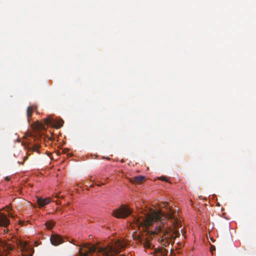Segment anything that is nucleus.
Listing matches in <instances>:
<instances>
[{"label": "nucleus", "instance_id": "nucleus-2", "mask_svg": "<svg viewBox=\"0 0 256 256\" xmlns=\"http://www.w3.org/2000/svg\"><path fill=\"white\" fill-rule=\"evenodd\" d=\"M17 245L22 252V256H32L34 250L27 242L22 240L17 242Z\"/></svg>", "mask_w": 256, "mask_h": 256}, {"label": "nucleus", "instance_id": "nucleus-20", "mask_svg": "<svg viewBox=\"0 0 256 256\" xmlns=\"http://www.w3.org/2000/svg\"><path fill=\"white\" fill-rule=\"evenodd\" d=\"M215 249V248H213V246H212L210 248V250H212Z\"/></svg>", "mask_w": 256, "mask_h": 256}, {"label": "nucleus", "instance_id": "nucleus-4", "mask_svg": "<svg viewBox=\"0 0 256 256\" xmlns=\"http://www.w3.org/2000/svg\"><path fill=\"white\" fill-rule=\"evenodd\" d=\"M13 246L0 239V256H7L13 250Z\"/></svg>", "mask_w": 256, "mask_h": 256}, {"label": "nucleus", "instance_id": "nucleus-1", "mask_svg": "<svg viewBox=\"0 0 256 256\" xmlns=\"http://www.w3.org/2000/svg\"><path fill=\"white\" fill-rule=\"evenodd\" d=\"M172 219L174 228L181 227L180 222L174 218V212L170 210V212L164 214L161 211L151 210L146 212L138 217H134V222L138 226H143L148 228L156 222L159 223L158 226L160 230L163 232V236L164 239H174L178 237L180 234L178 230H172L170 228H164V224L168 220Z\"/></svg>", "mask_w": 256, "mask_h": 256}, {"label": "nucleus", "instance_id": "nucleus-12", "mask_svg": "<svg viewBox=\"0 0 256 256\" xmlns=\"http://www.w3.org/2000/svg\"><path fill=\"white\" fill-rule=\"evenodd\" d=\"M40 148V146L38 144H35L32 148H30L29 151L32 150V152H36Z\"/></svg>", "mask_w": 256, "mask_h": 256}, {"label": "nucleus", "instance_id": "nucleus-8", "mask_svg": "<svg viewBox=\"0 0 256 256\" xmlns=\"http://www.w3.org/2000/svg\"><path fill=\"white\" fill-rule=\"evenodd\" d=\"M145 177L142 176H138L133 178H130V182L131 183H135L138 184H140L142 183L144 180Z\"/></svg>", "mask_w": 256, "mask_h": 256}, {"label": "nucleus", "instance_id": "nucleus-23", "mask_svg": "<svg viewBox=\"0 0 256 256\" xmlns=\"http://www.w3.org/2000/svg\"><path fill=\"white\" fill-rule=\"evenodd\" d=\"M96 185H98V186H101V184H96Z\"/></svg>", "mask_w": 256, "mask_h": 256}, {"label": "nucleus", "instance_id": "nucleus-18", "mask_svg": "<svg viewBox=\"0 0 256 256\" xmlns=\"http://www.w3.org/2000/svg\"><path fill=\"white\" fill-rule=\"evenodd\" d=\"M162 180H166V178H162Z\"/></svg>", "mask_w": 256, "mask_h": 256}, {"label": "nucleus", "instance_id": "nucleus-21", "mask_svg": "<svg viewBox=\"0 0 256 256\" xmlns=\"http://www.w3.org/2000/svg\"><path fill=\"white\" fill-rule=\"evenodd\" d=\"M215 249V248H213V246H212L210 248V250H212Z\"/></svg>", "mask_w": 256, "mask_h": 256}, {"label": "nucleus", "instance_id": "nucleus-16", "mask_svg": "<svg viewBox=\"0 0 256 256\" xmlns=\"http://www.w3.org/2000/svg\"><path fill=\"white\" fill-rule=\"evenodd\" d=\"M28 159V156H26L24 158V162L22 163V164H23L24 162L26 160Z\"/></svg>", "mask_w": 256, "mask_h": 256}, {"label": "nucleus", "instance_id": "nucleus-3", "mask_svg": "<svg viewBox=\"0 0 256 256\" xmlns=\"http://www.w3.org/2000/svg\"><path fill=\"white\" fill-rule=\"evenodd\" d=\"M132 214V210L126 206L122 205L114 210L112 214L118 218H124Z\"/></svg>", "mask_w": 256, "mask_h": 256}, {"label": "nucleus", "instance_id": "nucleus-10", "mask_svg": "<svg viewBox=\"0 0 256 256\" xmlns=\"http://www.w3.org/2000/svg\"><path fill=\"white\" fill-rule=\"evenodd\" d=\"M34 110L33 106H30L28 108L26 111V115L28 117V120L30 122V118L32 116Z\"/></svg>", "mask_w": 256, "mask_h": 256}, {"label": "nucleus", "instance_id": "nucleus-13", "mask_svg": "<svg viewBox=\"0 0 256 256\" xmlns=\"http://www.w3.org/2000/svg\"><path fill=\"white\" fill-rule=\"evenodd\" d=\"M44 122L46 124L48 125L50 124L52 126V124L53 122V120H52L50 118H46L44 120Z\"/></svg>", "mask_w": 256, "mask_h": 256}, {"label": "nucleus", "instance_id": "nucleus-7", "mask_svg": "<svg viewBox=\"0 0 256 256\" xmlns=\"http://www.w3.org/2000/svg\"><path fill=\"white\" fill-rule=\"evenodd\" d=\"M50 202V198H37V203L39 206V208H42L49 204Z\"/></svg>", "mask_w": 256, "mask_h": 256}, {"label": "nucleus", "instance_id": "nucleus-11", "mask_svg": "<svg viewBox=\"0 0 256 256\" xmlns=\"http://www.w3.org/2000/svg\"><path fill=\"white\" fill-rule=\"evenodd\" d=\"M46 224L47 228L50 230L54 226V222L52 221H48L46 222Z\"/></svg>", "mask_w": 256, "mask_h": 256}, {"label": "nucleus", "instance_id": "nucleus-17", "mask_svg": "<svg viewBox=\"0 0 256 256\" xmlns=\"http://www.w3.org/2000/svg\"><path fill=\"white\" fill-rule=\"evenodd\" d=\"M5 179H6V180H7V181L10 180V178H9V177H8V176H6V178H5Z\"/></svg>", "mask_w": 256, "mask_h": 256}, {"label": "nucleus", "instance_id": "nucleus-9", "mask_svg": "<svg viewBox=\"0 0 256 256\" xmlns=\"http://www.w3.org/2000/svg\"><path fill=\"white\" fill-rule=\"evenodd\" d=\"M64 122L62 119L54 120L52 126L56 128H60L63 126Z\"/></svg>", "mask_w": 256, "mask_h": 256}, {"label": "nucleus", "instance_id": "nucleus-14", "mask_svg": "<svg viewBox=\"0 0 256 256\" xmlns=\"http://www.w3.org/2000/svg\"><path fill=\"white\" fill-rule=\"evenodd\" d=\"M4 209H5L6 210L8 211L9 210H11V206L10 205L6 206Z\"/></svg>", "mask_w": 256, "mask_h": 256}, {"label": "nucleus", "instance_id": "nucleus-19", "mask_svg": "<svg viewBox=\"0 0 256 256\" xmlns=\"http://www.w3.org/2000/svg\"><path fill=\"white\" fill-rule=\"evenodd\" d=\"M215 249V248H213V246H212L210 248V250H212Z\"/></svg>", "mask_w": 256, "mask_h": 256}, {"label": "nucleus", "instance_id": "nucleus-5", "mask_svg": "<svg viewBox=\"0 0 256 256\" xmlns=\"http://www.w3.org/2000/svg\"><path fill=\"white\" fill-rule=\"evenodd\" d=\"M51 244L55 246H58L64 242L62 238L58 234H52L50 238Z\"/></svg>", "mask_w": 256, "mask_h": 256}, {"label": "nucleus", "instance_id": "nucleus-15", "mask_svg": "<svg viewBox=\"0 0 256 256\" xmlns=\"http://www.w3.org/2000/svg\"><path fill=\"white\" fill-rule=\"evenodd\" d=\"M8 216H9L12 217V218L14 217V216L12 213H10V212L8 213Z\"/></svg>", "mask_w": 256, "mask_h": 256}, {"label": "nucleus", "instance_id": "nucleus-22", "mask_svg": "<svg viewBox=\"0 0 256 256\" xmlns=\"http://www.w3.org/2000/svg\"><path fill=\"white\" fill-rule=\"evenodd\" d=\"M120 162H124V160L122 159Z\"/></svg>", "mask_w": 256, "mask_h": 256}, {"label": "nucleus", "instance_id": "nucleus-6", "mask_svg": "<svg viewBox=\"0 0 256 256\" xmlns=\"http://www.w3.org/2000/svg\"><path fill=\"white\" fill-rule=\"evenodd\" d=\"M9 224L10 220L3 213H0V226L6 228Z\"/></svg>", "mask_w": 256, "mask_h": 256}]
</instances>
